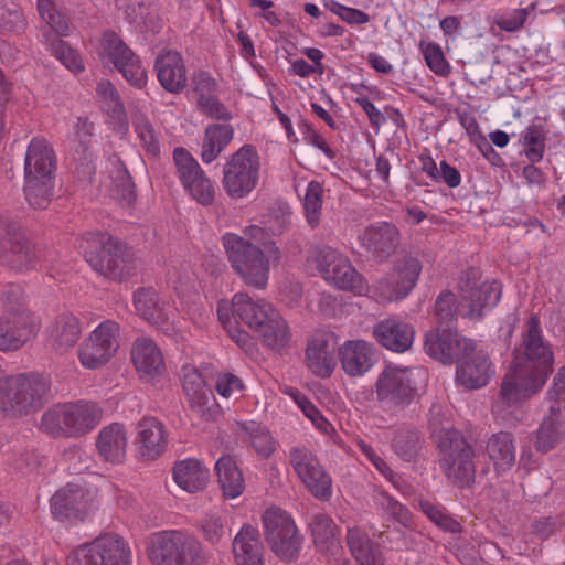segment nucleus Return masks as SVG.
<instances>
[{"mask_svg": "<svg viewBox=\"0 0 565 565\" xmlns=\"http://www.w3.org/2000/svg\"><path fill=\"white\" fill-rule=\"evenodd\" d=\"M493 373L488 355L475 350L457 365V381L468 390L486 386Z\"/></svg>", "mask_w": 565, "mask_h": 565, "instance_id": "nucleus-29", "label": "nucleus"}, {"mask_svg": "<svg viewBox=\"0 0 565 565\" xmlns=\"http://www.w3.org/2000/svg\"><path fill=\"white\" fill-rule=\"evenodd\" d=\"M234 313L257 333L277 310L265 300L253 301L247 294L238 292L232 299Z\"/></svg>", "mask_w": 565, "mask_h": 565, "instance_id": "nucleus-32", "label": "nucleus"}, {"mask_svg": "<svg viewBox=\"0 0 565 565\" xmlns=\"http://www.w3.org/2000/svg\"><path fill=\"white\" fill-rule=\"evenodd\" d=\"M296 403L302 409L303 414L315 424V426L327 433L330 423L321 415L320 411L305 396L297 395L295 397Z\"/></svg>", "mask_w": 565, "mask_h": 565, "instance_id": "nucleus-63", "label": "nucleus"}, {"mask_svg": "<svg viewBox=\"0 0 565 565\" xmlns=\"http://www.w3.org/2000/svg\"><path fill=\"white\" fill-rule=\"evenodd\" d=\"M100 45L103 56L107 57L131 85L141 88L146 84V71L140 65L138 56L117 33L104 32Z\"/></svg>", "mask_w": 565, "mask_h": 565, "instance_id": "nucleus-21", "label": "nucleus"}, {"mask_svg": "<svg viewBox=\"0 0 565 565\" xmlns=\"http://www.w3.org/2000/svg\"><path fill=\"white\" fill-rule=\"evenodd\" d=\"M157 77L169 93L179 94L188 83L186 70L182 56L174 51L161 53L154 62Z\"/></svg>", "mask_w": 565, "mask_h": 565, "instance_id": "nucleus-28", "label": "nucleus"}, {"mask_svg": "<svg viewBox=\"0 0 565 565\" xmlns=\"http://www.w3.org/2000/svg\"><path fill=\"white\" fill-rule=\"evenodd\" d=\"M57 158L45 139L38 138V209H46L55 196Z\"/></svg>", "mask_w": 565, "mask_h": 565, "instance_id": "nucleus-24", "label": "nucleus"}, {"mask_svg": "<svg viewBox=\"0 0 565 565\" xmlns=\"http://www.w3.org/2000/svg\"><path fill=\"white\" fill-rule=\"evenodd\" d=\"M173 479L184 491L195 493L207 484L209 470L199 460L189 458L174 465Z\"/></svg>", "mask_w": 565, "mask_h": 565, "instance_id": "nucleus-38", "label": "nucleus"}, {"mask_svg": "<svg viewBox=\"0 0 565 565\" xmlns=\"http://www.w3.org/2000/svg\"><path fill=\"white\" fill-rule=\"evenodd\" d=\"M425 352L445 364L460 362L475 350L473 342L458 333L455 328H440L428 331L424 342Z\"/></svg>", "mask_w": 565, "mask_h": 565, "instance_id": "nucleus-19", "label": "nucleus"}, {"mask_svg": "<svg viewBox=\"0 0 565 565\" xmlns=\"http://www.w3.org/2000/svg\"><path fill=\"white\" fill-rule=\"evenodd\" d=\"M102 418L103 411L94 402L57 404L42 415L41 429L54 438H78L95 429Z\"/></svg>", "mask_w": 565, "mask_h": 565, "instance_id": "nucleus-5", "label": "nucleus"}, {"mask_svg": "<svg viewBox=\"0 0 565 565\" xmlns=\"http://www.w3.org/2000/svg\"><path fill=\"white\" fill-rule=\"evenodd\" d=\"M553 352L542 337L540 321L531 316L520 348L514 350L513 363L504 375L500 398L514 406L536 394L553 370Z\"/></svg>", "mask_w": 565, "mask_h": 565, "instance_id": "nucleus-1", "label": "nucleus"}, {"mask_svg": "<svg viewBox=\"0 0 565 565\" xmlns=\"http://www.w3.org/2000/svg\"><path fill=\"white\" fill-rule=\"evenodd\" d=\"M379 504L390 516L397 521L402 526L407 527L412 523L409 510L394 498L383 492L379 497Z\"/></svg>", "mask_w": 565, "mask_h": 565, "instance_id": "nucleus-55", "label": "nucleus"}, {"mask_svg": "<svg viewBox=\"0 0 565 565\" xmlns=\"http://www.w3.org/2000/svg\"><path fill=\"white\" fill-rule=\"evenodd\" d=\"M35 245L32 234L20 222L0 220V262L18 270L33 268Z\"/></svg>", "mask_w": 565, "mask_h": 565, "instance_id": "nucleus-13", "label": "nucleus"}, {"mask_svg": "<svg viewBox=\"0 0 565 565\" xmlns=\"http://www.w3.org/2000/svg\"><path fill=\"white\" fill-rule=\"evenodd\" d=\"M262 551L257 530L252 525H244L233 540L236 565H263Z\"/></svg>", "mask_w": 565, "mask_h": 565, "instance_id": "nucleus-36", "label": "nucleus"}, {"mask_svg": "<svg viewBox=\"0 0 565 565\" xmlns=\"http://www.w3.org/2000/svg\"><path fill=\"white\" fill-rule=\"evenodd\" d=\"M243 429L248 434L254 450L262 457H269L275 450V443L269 431L256 423L244 425Z\"/></svg>", "mask_w": 565, "mask_h": 565, "instance_id": "nucleus-52", "label": "nucleus"}, {"mask_svg": "<svg viewBox=\"0 0 565 565\" xmlns=\"http://www.w3.org/2000/svg\"><path fill=\"white\" fill-rule=\"evenodd\" d=\"M131 360L137 372L146 380L160 376L164 369V360L158 345L150 339L139 338L131 350Z\"/></svg>", "mask_w": 565, "mask_h": 565, "instance_id": "nucleus-31", "label": "nucleus"}, {"mask_svg": "<svg viewBox=\"0 0 565 565\" xmlns=\"http://www.w3.org/2000/svg\"><path fill=\"white\" fill-rule=\"evenodd\" d=\"M548 397L554 401L556 411L565 405V366H562L553 379V386L548 391Z\"/></svg>", "mask_w": 565, "mask_h": 565, "instance_id": "nucleus-64", "label": "nucleus"}, {"mask_svg": "<svg viewBox=\"0 0 565 565\" xmlns=\"http://www.w3.org/2000/svg\"><path fill=\"white\" fill-rule=\"evenodd\" d=\"M35 399V373L21 372L0 377V412L6 416L28 414Z\"/></svg>", "mask_w": 565, "mask_h": 565, "instance_id": "nucleus-17", "label": "nucleus"}, {"mask_svg": "<svg viewBox=\"0 0 565 565\" xmlns=\"http://www.w3.org/2000/svg\"><path fill=\"white\" fill-rule=\"evenodd\" d=\"M347 544L359 565H384V556L379 545L362 530L348 529Z\"/></svg>", "mask_w": 565, "mask_h": 565, "instance_id": "nucleus-37", "label": "nucleus"}, {"mask_svg": "<svg viewBox=\"0 0 565 565\" xmlns=\"http://www.w3.org/2000/svg\"><path fill=\"white\" fill-rule=\"evenodd\" d=\"M524 151L526 158L532 162H539L543 159L545 152V136L541 126H529L523 135Z\"/></svg>", "mask_w": 565, "mask_h": 565, "instance_id": "nucleus-50", "label": "nucleus"}, {"mask_svg": "<svg viewBox=\"0 0 565 565\" xmlns=\"http://www.w3.org/2000/svg\"><path fill=\"white\" fill-rule=\"evenodd\" d=\"M487 451L498 470L510 469L515 463V447L512 434L500 431L488 440Z\"/></svg>", "mask_w": 565, "mask_h": 565, "instance_id": "nucleus-42", "label": "nucleus"}, {"mask_svg": "<svg viewBox=\"0 0 565 565\" xmlns=\"http://www.w3.org/2000/svg\"><path fill=\"white\" fill-rule=\"evenodd\" d=\"M260 158L256 148L244 145L234 152L223 167V188L232 199H243L257 186Z\"/></svg>", "mask_w": 565, "mask_h": 565, "instance_id": "nucleus-9", "label": "nucleus"}, {"mask_svg": "<svg viewBox=\"0 0 565 565\" xmlns=\"http://www.w3.org/2000/svg\"><path fill=\"white\" fill-rule=\"evenodd\" d=\"M234 129L227 124L210 125L205 129L201 158L205 163L214 161L233 139Z\"/></svg>", "mask_w": 565, "mask_h": 565, "instance_id": "nucleus-41", "label": "nucleus"}, {"mask_svg": "<svg viewBox=\"0 0 565 565\" xmlns=\"http://www.w3.org/2000/svg\"><path fill=\"white\" fill-rule=\"evenodd\" d=\"M534 8L535 4L532 3L527 8L515 9L510 13L498 15L494 22L503 31L515 32L524 25L530 11Z\"/></svg>", "mask_w": 565, "mask_h": 565, "instance_id": "nucleus-59", "label": "nucleus"}, {"mask_svg": "<svg viewBox=\"0 0 565 565\" xmlns=\"http://www.w3.org/2000/svg\"><path fill=\"white\" fill-rule=\"evenodd\" d=\"M74 160L76 162L75 172L77 177L84 181L92 182L96 172V167L93 162V153L89 146L76 148Z\"/></svg>", "mask_w": 565, "mask_h": 565, "instance_id": "nucleus-60", "label": "nucleus"}, {"mask_svg": "<svg viewBox=\"0 0 565 565\" xmlns=\"http://www.w3.org/2000/svg\"><path fill=\"white\" fill-rule=\"evenodd\" d=\"M82 328L79 320L72 313L58 315L46 328V341L54 351L64 352L79 340Z\"/></svg>", "mask_w": 565, "mask_h": 565, "instance_id": "nucleus-33", "label": "nucleus"}, {"mask_svg": "<svg viewBox=\"0 0 565 565\" xmlns=\"http://www.w3.org/2000/svg\"><path fill=\"white\" fill-rule=\"evenodd\" d=\"M551 415L542 422L535 440V448L541 452H547L559 443L565 434V422L561 419V414L556 407H550Z\"/></svg>", "mask_w": 565, "mask_h": 565, "instance_id": "nucleus-43", "label": "nucleus"}, {"mask_svg": "<svg viewBox=\"0 0 565 565\" xmlns=\"http://www.w3.org/2000/svg\"><path fill=\"white\" fill-rule=\"evenodd\" d=\"M323 189L317 181L309 182L303 198V210L308 224L316 228L320 223Z\"/></svg>", "mask_w": 565, "mask_h": 565, "instance_id": "nucleus-48", "label": "nucleus"}, {"mask_svg": "<svg viewBox=\"0 0 565 565\" xmlns=\"http://www.w3.org/2000/svg\"><path fill=\"white\" fill-rule=\"evenodd\" d=\"M425 61L428 67L439 76H447L450 73V66L447 63L441 47L437 43H428L423 49Z\"/></svg>", "mask_w": 565, "mask_h": 565, "instance_id": "nucleus-58", "label": "nucleus"}, {"mask_svg": "<svg viewBox=\"0 0 565 565\" xmlns=\"http://www.w3.org/2000/svg\"><path fill=\"white\" fill-rule=\"evenodd\" d=\"M373 335L385 349L403 353L411 349L415 330L411 323L396 317H390L374 326Z\"/></svg>", "mask_w": 565, "mask_h": 565, "instance_id": "nucleus-25", "label": "nucleus"}, {"mask_svg": "<svg viewBox=\"0 0 565 565\" xmlns=\"http://www.w3.org/2000/svg\"><path fill=\"white\" fill-rule=\"evenodd\" d=\"M430 411L429 428L438 450V463L446 478L458 488H469L476 479L475 451L463 435L452 427L439 428Z\"/></svg>", "mask_w": 565, "mask_h": 565, "instance_id": "nucleus-2", "label": "nucleus"}, {"mask_svg": "<svg viewBox=\"0 0 565 565\" xmlns=\"http://www.w3.org/2000/svg\"><path fill=\"white\" fill-rule=\"evenodd\" d=\"M335 347L337 342L332 333H316L306 349V363L309 370L320 377H329L337 365Z\"/></svg>", "mask_w": 565, "mask_h": 565, "instance_id": "nucleus-26", "label": "nucleus"}, {"mask_svg": "<svg viewBox=\"0 0 565 565\" xmlns=\"http://www.w3.org/2000/svg\"><path fill=\"white\" fill-rule=\"evenodd\" d=\"M138 451L147 460L160 457L167 448L163 424L154 417H145L138 424Z\"/></svg>", "mask_w": 565, "mask_h": 565, "instance_id": "nucleus-34", "label": "nucleus"}, {"mask_svg": "<svg viewBox=\"0 0 565 565\" xmlns=\"http://www.w3.org/2000/svg\"><path fill=\"white\" fill-rule=\"evenodd\" d=\"M148 555L156 565H199L204 558L201 542L183 531H162L151 535Z\"/></svg>", "mask_w": 565, "mask_h": 565, "instance_id": "nucleus-8", "label": "nucleus"}, {"mask_svg": "<svg viewBox=\"0 0 565 565\" xmlns=\"http://www.w3.org/2000/svg\"><path fill=\"white\" fill-rule=\"evenodd\" d=\"M6 302L7 307L0 315V352L11 353L21 350L29 342L35 318L19 286L8 288Z\"/></svg>", "mask_w": 565, "mask_h": 565, "instance_id": "nucleus-6", "label": "nucleus"}, {"mask_svg": "<svg viewBox=\"0 0 565 565\" xmlns=\"http://www.w3.org/2000/svg\"><path fill=\"white\" fill-rule=\"evenodd\" d=\"M339 360L349 376H360L374 364L372 344L363 340H349L339 348Z\"/></svg>", "mask_w": 565, "mask_h": 565, "instance_id": "nucleus-30", "label": "nucleus"}, {"mask_svg": "<svg viewBox=\"0 0 565 565\" xmlns=\"http://www.w3.org/2000/svg\"><path fill=\"white\" fill-rule=\"evenodd\" d=\"M215 390L222 397L238 399L244 394L245 385L238 376L224 373L218 375Z\"/></svg>", "mask_w": 565, "mask_h": 565, "instance_id": "nucleus-56", "label": "nucleus"}, {"mask_svg": "<svg viewBox=\"0 0 565 565\" xmlns=\"http://www.w3.org/2000/svg\"><path fill=\"white\" fill-rule=\"evenodd\" d=\"M89 508L88 494L77 486H68L57 491L51 499L52 513L61 521H83Z\"/></svg>", "mask_w": 565, "mask_h": 565, "instance_id": "nucleus-27", "label": "nucleus"}, {"mask_svg": "<svg viewBox=\"0 0 565 565\" xmlns=\"http://www.w3.org/2000/svg\"><path fill=\"white\" fill-rule=\"evenodd\" d=\"M111 194L116 200L128 204L135 201V183L126 168H118L116 170L113 177Z\"/></svg>", "mask_w": 565, "mask_h": 565, "instance_id": "nucleus-53", "label": "nucleus"}, {"mask_svg": "<svg viewBox=\"0 0 565 565\" xmlns=\"http://www.w3.org/2000/svg\"><path fill=\"white\" fill-rule=\"evenodd\" d=\"M264 535L270 550L280 559L290 562L298 557L302 537L291 516L276 508H270L263 514Z\"/></svg>", "mask_w": 565, "mask_h": 565, "instance_id": "nucleus-10", "label": "nucleus"}, {"mask_svg": "<svg viewBox=\"0 0 565 565\" xmlns=\"http://www.w3.org/2000/svg\"><path fill=\"white\" fill-rule=\"evenodd\" d=\"M258 332L263 343L274 351L281 352L290 342V330L281 315L276 311Z\"/></svg>", "mask_w": 565, "mask_h": 565, "instance_id": "nucleus-44", "label": "nucleus"}, {"mask_svg": "<svg viewBox=\"0 0 565 565\" xmlns=\"http://www.w3.org/2000/svg\"><path fill=\"white\" fill-rule=\"evenodd\" d=\"M38 12L49 28L43 30L46 49L71 72H83L85 67L81 55L62 40L70 29L62 1L38 0Z\"/></svg>", "mask_w": 565, "mask_h": 565, "instance_id": "nucleus-7", "label": "nucleus"}, {"mask_svg": "<svg viewBox=\"0 0 565 565\" xmlns=\"http://www.w3.org/2000/svg\"><path fill=\"white\" fill-rule=\"evenodd\" d=\"M127 431L124 425L113 423L98 434L96 448L98 455L107 462L120 463L126 456Z\"/></svg>", "mask_w": 565, "mask_h": 565, "instance_id": "nucleus-35", "label": "nucleus"}, {"mask_svg": "<svg viewBox=\"0 0 565 565\" xmlns=\"http://www.w3.org/2000/svg\"><path fill=\"white\" fill-rule=\"evenodd\" d=\"M173 161L184 190L198 203L207 206L214 202L215 189L198 161L184 148H175Z\"/></svg>", "mask_w": 565, "mask_h": 565, "instance_id": "nucleus-18", "label": "nucleus"}, {"mask_svg": "<svg viewBox=\"0 0 565 565\" xmlns=\"http://www.w3.org/2000/svg\"><path fill=\"white\" fill-rule=\"evenodd\" d=\"M198 105L203 114L220 120H230L231 111L215 97L199 96Z\"/></svg>", "mask_w": 565, "mask_h": 565, "instance_id": "nucleus-62", "label": "nucleus"}, {"mask_svg": "<svg viewBox=\"0 0 565 565\" xmlns=\"http://www.w3.org/2000/svg\"><path fill=\"white\" fill-rule=\"evenodd\" d=\"M119 324L113 320L102 322L78 350L81 364L89 370L105 365L119 347Z\"/></svg>", "mask_w": 565, "mask_h": 565, "instance_id": "nucleus-16", "label": "nucleus"}, {"mask_svg": "<svg viewBox=\"0 0 565 565\" xmlns=\"http://www.w3.org/2000/svg\"><path fill=\"white\" fill-rule=\"evenodd\" d=\"M131 552L122 537L106 534L74 550L68 565H130Z\"/></svg>", "mask_w": 565, "mask_h": 565, "instance_id": "nucleus-11", "label": "nucleus"}, {"mask_svg": "<svg viewBox=\"0 0 565 565\" xmlns=\"http://www.w3.org/2000/svg\"><path fill=\"white\" fill-rule=\"evenodd\" d=\"M344 257L337 249L327 245L317 247L315 253L317 267L324 279L327 278V270L335 268V265Z\"/></svg>", "mask_w": 565, "mask_h": 565, "instance_id": "nucleus-61", "label": "nucleus"}, {"mask_svg": "<svg viewBox=\"0 0 565 565\" xmlns=\"http://www.w3.org/2000/svg\"><path fill=\"white\" fill-rule=\"evenodd\" d=\"M228 262L242 280L257 289H264L268 281L269 257L279 259V249L273 244L268 246V256L257 245L234 233H225L222 237Z\"/></svg>", "mask_w": 565, "mask_h": 565, "instance_id": "nucleus-4", "label": "nucleus"}, {"mask_svg": "<svg viewBox=\"0 0 565 565\" xmlns=\"http://www.w3.org/2000/svg\"><path fill=\"white\" fill-rule=\"evenodd\" d=\"M310 525L315 544L329 548L337 537V526L332 519L326 514H317Z\"/></svg>", "mask_w": 565, "mask_h": 565, "instance_id": "nucleus-49", "label": "nucleus"}, {"mask_svg": "<svg viewBox=\"0 0 565 565\" xmlns=\"http://www.w3.org/2000/svg\"><path fill=\"white\" fill-rule=\"evenodd\" d=\"M420 273L419 259L412 254H406L395 260L392 271L374 284V292L381 301L402 300L415 288Z\"/></svg>", "mask_w": 565, "mask_h": 565, "instance_id": "nucleus-12", "label": "nucleus"}, {"mask_svg": "<svg viewBox=\"0 0 565 565\" xmlns=\"http://www.w3.org/2000/svg\"><path fill=\"white\" fill-rule=\"evenodd\" d=\"M203 539L211 545H220L228 536L227 521L224 515L211 513L205 515L200 523Z\"/></svg>", "mask_w": 565, "mask_h": 565, "instance_id": "nucleus-47", "label": "nucleus"}, {"mask_svg": "<svg viewBox=\"0 0 565 565\" xmlns=\"http://www.w3.org/2000/svg\"><path fill=\"white\" fill-rule=\"evenodd\" d=\"M136 311L151 324L159 326L166 319L164 302L153 288H139L134 294Z\"/></svg>", "mask_w": 565, "mask_h": 565, "instance_id": "nucleus-40", "label": "nucleus"}, {"mask_svg": "<svg viewBox=\"0 0 565 565\" xmlns=\"http://www.w3.org/2000/svg\"><path fill=\"white\" fill-rule=\"evenodd\" d=\"M35 158V138H32L29 142L28 150L24 158V185H23V192L25 200L29 202L30 205L33 204V201L35 199V175H34V168L35 164H33V159Z\"/></svg>", "mask_w": 565, "mask_h": 565, "instance_id": "nucleus-54", "label": "nucleus"}, {"mask_svg": "<svg viewBox=\"0 0 565 565\" xmlns=\"http://www.w3.org/2000/svg\"><path fill=\"white\" fill-rule=\"evenodd\" d=\"M218 483L225 498L235 499L245 489L242 471L231 456H222L215 463Z\"/></svg>", "mask_w": 565, "mask_h": 565, "instance_id": "nucleus-39", "label": "nucleus"}, {"mask_svg": "<svg viewBox=\"0 0 565 565\" xmlns=\"http://www.w3.org/2000/svg\"><path fill=\"white\" fill-rule=\"evenodd\" d=\"M479 278L478 269L469 268L459 282L461 303L468 307L465 316L476 320L481 319L486 310L495 307L502 295L500 282L492 280L478 285Z\"/></svg>", "mask_w": 565, "mask_h": 565, "instance_id": "nucleus-14", "label": "nucleus"}, {"mask_svg": "<svg viewBox=\"0 0 565 565\" xmlns=\"http://www.w3.org/2000/svg\"><path fill=\"white\" fill-rule=\"evenodd\" d=\"M135 130L145 150L152 156L159 154L160 143L154 135L151 122L146 117L140 116L137 118Z\"/></svg>", "mask_w": 565, "mask_h": 565, "instance_id": "nucleus-57", "label": "nucleus"}, {"mask_svg": "<svg viewBox=\"0 0 565 565\" xmlns=\"http://www.w3.org/2000/svg\"><path fill=\"white\" fill-rule=\"evenodd\" d=\"M423 443L417 430L402 429L395 434L392 447L398 457L411 462L419 455Z\"/></svg>", "mask_w": 565, "mask_h": 565, "instance_id": "nucleus-46", "label": "nucleus"}, {"mask_svg": "<svg viewBox=\"0 0 565 565\" xmlns=\"http://www.w3.org/2000/svg\"><path fill=\"white\" fill-rule=\"evenodd\" d=\"M412 370L386 365L375 382L376 401L384 407H405L416 395Z\"/></svg>", "mask_w": 565, "mask_h": 565, "instance_id": "nucleus-15", "label": "nucleus"}, {"mask_svg": "<svg viewBox=\"0 0 565 565\" xmlns=\"http://www.w3.org/2000/svg\"><path fill=\"white\" fill-rule=\"evenodd\" d=\"M182 386L191 409L199 416L210 419L216 414L217 404L213 391L196 369H182Z\"/></svg>", "mask_w": 565, "mask_h": 565, "instance_id": "nucleus-23", "label": "nucleus"}, {"mask_svg": "<svg viewBox=\"0 0 565 565\" xmlns=\"http://www.w3.org/2000/svg\"><path fill=\"white\" fill-rule=\"evenodd\" d=\"M79 248L90 267L106 278L121 281L137 269L136 259L126 244L113 236L86 233L79 241Z\"/></svg>", "mask_w": 565, "mask_h": 565, "instance_id": "nucleus-3", "label": "nucleus"}, {"mask_svg": "<svg viewBox=\"0 0 565 565\" xmlns=\"http://www.w3.org/2000/svg\"><path fill=\"white\" fill-rule=\"evenodd\" d=\"M359 241L375 258L386 260L396 253L401 244V232L393 223L376 222L363 228Z\"/></svg>", "mask_w": 565, "mask_h": 565, "instance_id": "nucleus-22", "label": "nucleus"}, {"mask_svg": "<svg viewBox=\"0 0 565 565\" xmlns=\"http://www.w3.org/2000/svg\"><path fill=\"white\" fill-rule=\"evenodd\" d=\"M458 310L456 307V296L451 291L441 292L435 302V316L437 327L452 328V323L457 321Z\"/></svg>", "mask_w": 565, "mask_h": 565, "instance_id": "nucleus-51", "label": "nucleus"}, {"mask_svg": "<svg viewBox=\"0 0 565 565\" xmlns=\"http://www.w3.org/2000/svg\"><path fill=\"white\" fill-rule=\"evenodd\" d=\"M326 280L342 290L360 292L363 289L362 276L347 257L340 259V263L335 265V268L327 270Z\"/></svg>", "mask_w": 565, "mask_h": 565, "instance_id": "nucleus-45", "label": "nucleus"}, {"mask_svg": "<svg viewBox=\"0 0 565 565\" xmlns=\"http://www.w3.org/2000/svg\"><path fill=\"white\" fill-rule=\"evenodd\" d=\"M289 461L315 498L321 501H328L331 498V477L310 450L300 447L292 448L289 452Z\"/></svg>", "mask_w": 565, "mask_h": 565, "instance_id": "nucleus-20", "label": "nucleus"}]
</instances>
